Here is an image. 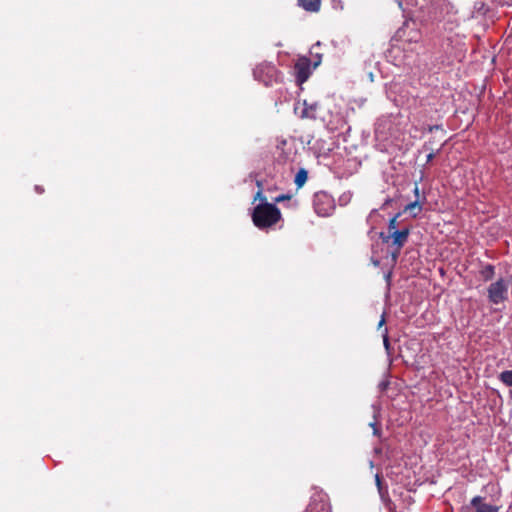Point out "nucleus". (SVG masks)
<instances>
[{
	"label": "nucleus",
	"mask_w": 512,
	"mask_h": 512,
	"mask_svg": "<svg viewBox=\"0 0 512 512\" xmlns=\"http://www.w3.org/2000/svg\"><path fill=\"white\" fill-rule=\"evenodd\" d=\"M384 323H385V316L383 314L381 316V319H380L379 323H378V328L382 327L384 325Z\"/></svg>",
	"instance_id": "nucleus-25"
},
{
	"label": "nucleus",
	"mask_w": 512,
	"mask_h": 512,
	"mask_svg": "<svg viewBox=\"0 0 512 512\" xmlns=\"http://www.w3.org/2000/svg\"><path fill=\"white\" fill-rule=\"evenodd\" d=\"M409 234L410 230L408 228L394 230L392 231V234H385L384 232L379 234V237L384 243H388L390 240H392V245L396 247V249L392 252V258L394 261H396L401 249L407 242Z\"/></svg>",
	"instance_id": "nucleus-2"
},
{
	"label": "nucleus",
	"mask_w": 512,
	"mask_h": 512,
	"mask_svg": "<svg viewBox=\"0 0 512 512\" xmlns=\"http://www.w3.org/2000/svg\"><path fill=\"white\" fill-rule=\"evenodd\" d=\"M408 0H397L398 6L402 9L403 12L407 11V8H405L403 5L404 3H407ZM415 0H411V3L414 4Z\"/></svg>",
	"instance_id": "nucleus-21"
},
{
	"label": "nucleus",
	"mask_w": 512,
	"mask_h": 512,
	"mask_svg": "<svg viewBox=\"0 0 512 512\" xmlns=\"http://www.w3.org/2000/svg\"><path fill=\"white\" fill-rule=\"evenodd\" d=\"M318 107L319 104L317 102L308 103L306 100H304L303 109L300 113L301 118L316 119Z\"/></svg>",
	"instance_id": "nucleus-8"
},
{
	"label": "nucleus",
	"mask_w": 512,
	"mask_h": 512,
	"mask_svg": "<svg viewBox=\"0 0 512 512\" xmlns=\"http://www.w3.org/2000/svg\"><path fill=\"white\" fill-rule=\"evenodd\" d=\"M405 34H406V30H405V28H404V27H402V28L398 29V31H397V36H398L399 38L404 37V36H405Z\"/></svg>",
	"instance_id": "nucleus-22"
},
{
	"label": "nucleus",
	"mask_w": 512,
	"mask_h": 512,
	"mask_svg": "<svg viewBox=\"0 0 512 512\" xmlns=\"http://www.w3.org/2000/svg\"><path fill=\"white\" fill-rule=\"evenodd\" d=\"M307 177H308V173L305 169L301 168L296 176H295V179H294V182L295 184L297 185V187H301L304 185V183L306 182L307 180Z\"/></svg>",
	"instance_id": "nucleus-11"
},
{
	"label": "nucleus",
	"mask_w": 512,
	"mask_h": 512,
	"mask_svg": "<svg viewBox=\"0 0 512 512\" xmlns=\"http://www.w3.org/2000/svg\"><path fill=\"white\" fill-rule=\"evenodd\" d=\"M372 263L374 264V266H379L380 264V261L379 260H372Z\"/></svg>",
	"instance_id": "nucleus-28"
},
{
	"label": "nucleus",
	"mask_w": 512,
	"mask_h": 512,
	"mask_svg": "<svg viewBox=\"0 0 512 512\" xmlns=\"http://www.w3.org/2000/svg\"><path fill=\"white\" fill-rule=\"evenodd\" d=\"M470 122H471V118L468 116L466 119V127L469 126Z\"/></svg>",
	"instance_id": "nucleus-30"
},
{
	"label": "nucleus",
	"mask_w": 512,
	"mask_h": 512,
	"mask_svg": "<svg viewBox=\"0 0 512 512\" xmlns=\"http://www.w3.org/2000/svg\"><path fill=\"white\" fill-rule=\"evenodd\" d=\"M313 206L315 212L322 217L331 215L335 209L334 199L326 192H318L314 195Z\"/></svg>",
	"instance_id": "nucleus-3"
},
{
	"label": "nucleus",
	"mask_w": 512,
	"mask_h": 512,
	"mask_svg": "<svg viewBox=\"0 0 512 512\" xmlns=\"http://www.w3.org/2000/svg\"><path fill=\"white\" fill-rule=\"evenodd\" d=\"M289 198H290V196L282 194V195H279L278 197H276L275 201L281 202V201H283L285 199H289Z\"/></svg>",
	"instance_id": "nucleus-23"
},
{
	"label": "nucleus",
	"mask_w": 512,
	"mask_h": 512,
	"mask_svg": "<svg viewBox=\"0 0 512 512\" xmlns=\"http://www.w3.org/2000/svg\"><path fill=\"white\" fill-rule=\"evenodd\" d=\"M421 38V35L418 31L412 32V35L407 38V41L417 43Z\"/></svg>",
	"instance_id": "nucleus-19"
},
{
	"label": "nucleus",
	"mask_w": 512,
	"mask_h": 512,
	"mask_svg": "<svg viewBox=\"0 0 512 512\" xmlns=\"http://www.w3.org/2000/svg\"><path fill=\"white\" fill-rule=\"evenodd\" d=\"M307 78H308L307 69L304 67H299L298 71H297V81L299 83H303L307 80Z\"/></svg>",
	"instance_id": "nucleus-14"
},
{
	"label": "nucleus",
	"mask_w": 512,
	"mask_h": 512,
	"mask_svg": "<svg viewBox=\"0 0 512 512\" xmlns=\"http://www.w3.org/2000/svg\"><path fill=\"white\" fill-rule=\"evenodd\" d=\"M487 271H488L489 273H492L493 268H492L491 266H488V267H487Z\"/></svg>",
	"instance_id": "nucleus-31"
},
{
	"label": "nucleus",
	"mask_w": 512,
	"mask_h": 512,
	"mask_svg": "<svg viewBox=\"0 0 512 512\" xmlns=\"http://www.w3.org/2000/svg\"><path fill=\"white\" fill-rule=\"evenodd\" d=\"M439 271L440 273L443 275L444 274V269L443 268H439Z\"/></svg>",
	"instance_id": "nucleus-33"
},
{
	"label": "nucleus",
	"mask_w": 512,
	"mask_h": 512,
	"mask_svg": "<svg viewBox=\"0 0 512 512\" xmlns=\"http://www.w3.org/2000/svg\"><path fill=\"white\" fill-rule=\"evenodd\" d=\"M35 191L39 194L43 193L44 192V189L43 187L39 186V185H36L35 186Z\"/></svg>",
	"instance_id": "nucleus-26"
},
{
	"label": "nucleus",
	"mask_w": 512,
	"mask_h": 512,
	"mask_svg": "<svg viewBox=\"0 0 512 512\" xmlns=\"http://www.w3.org/2000/svg\"><path fill=\"white\" fill-rule=\"evenodd\" d=\"M376 214H377V209H373V210L370 212V214H369V216H368V218H367V221L369 222V221L372 219V217H373L374 215H376Z\"/></svg>",
	"instance_id": "nucleus-24"
},
{
	"label": "nucleus",
	"mask_w": 512,
	"mask_h": 512,
	"mask_svg": "<svg viewBox=\"0 0 512 512\" xmlns=\"http://www.w3.org/2000/svg\"><path fill=\"white\" fill-rule=\"evenodd\" d=\"M414 192H415L416 194H418V186H417V185H415Z\"/></svg>",
	"instance_id": "nucleus-32"
},
{
	"label": "nucleus",
	"mask_w": 512,
	"mask_h": 512,
	"mask_svg": "<svg viewBox=\"0 0 512 512\" xmlns=\"http://www.w3.org/2000/svg\"><path fill=\"white\" fill-rule=\"evenodd\" d=\"M375 483L378 489V493L380 497L383 499L385 496H387L388 490L387 487L383 486V482L379 474L375 475Z\"/></svg>",
	"instance_id": "nucleus-12"
},
{
	"label": "nucleus",
	"mask_w": 512,
	"mask_h": 512,
	"mask_svg": "<svg viewBox=\"0 0 512 512\" xmlns=\"http://www.w3.org/2000/svg\"><path fill=\"white\" fill-rule=\"evenodd\" d=\"M501 5L509 4V0H499Z\"/></svg>",
	"instance_id": "nucleus-27"
},
{
	"label": "nucleus",
	"mask_w": 512,
	"mask_h": 512,
	"mask_svg": "<svg viewBox=\"0 0 512 512\" xmlns=\"http://www.w3.org/2000/svg\"><path fill=\"white\" fill-rule=\"evenodd\" d=\"M382 337H383L384 348H385L387 354L390 355V353H391L390 352L391 345H390V341H389V337H388V330H387V328H385L383 330Z\"/></svg>",
	"instance_id": "nucleus-15"
},
{
	"label": "nucleus",
	"mask_w": 512,
	"mask_h": 512,
	"mask_svg": "<svg viewBox=\"0 0 512 512\" xmlns=\"http://www.w3.org/2000/svg\"><path fill=\"white\" fill-rule=\"evenodd\" d=\"M253 75L257 81L270 86L277 80L278 71L271 63H262L253 70Z\"/></svg>",
	"instance_id": "nucleus-4"
},
{
	"label": "nucleus",
	"mask_w": 512,
	"mask_h": 512,
	"mask_svg": "<svg viewBox=\"0 0 512 512\" xmlns=\"http://www.w3.org/2000/svg\"><path fill=\"white\" fill-rule=\"evenodd\" d=\"M399 215L400 214L398 213L389 220V223H388L389 234H392V231H394V230H398L397 229V218L399 217Z\"/></svg>",
	"instance_id": "nucleus-16"
},
{
	"label": "nucleus",
	"mask_w": 512,
	"mask_h": 512,
	"mask_svg": "<svg viewBox=\"0 0 512 512\" xmlns=\"http://www.w3.org/2000/svg\"><path fill=\"white\" fill-rule=\"evenodd\" d=\"M509 282L499 279L492 283L488 288V297L493 304L504 302L508 296Z\"/></svg>",
	"instance_id": "nucleus-5"
},
{
	"label": "nucleus",
	"mask_w": 512,
	"mask_h": 512,
	"mask_svg": "<svg viewBox=\"0 0 512 512\" xmlns=\"http://www.w3.org/2000/svg\"><path fill=\"white\" fill-rule=\"evenodd\" d=\"M389 385L390 381L388 379H384L378 384V389L381 393H383L388 389Z\"/></svg>",
	"instance_id": "nucleus-18"
},
{
	"label": "nucleus",
	"mask_w": 512,
	"mask_h": 512,
	"mask_svg": "<svg viewBox=\"0 0 512 512\" xmlns=\"http://www.w3.org/2000/svg\"><path fill=\"white\" fill-rule=\"evenodd\" d=\"M254 200H259V201H260V203L267 202L266 197H265V196L263 195V193H262V190H259V191L256 193V195H255V197H254Z\"/></svg>",
	"instance_id": "nucleus-20"
},
{
	"label": "nucleus",
	"mask_w": 512,
	"mask_h": 512,
	"mask_svg": "<svg viewBox=\"0 0 512 512\" xmlns=\"http://www.w3.org/2000/svg\"><path fill=\"white\" fill-rule=\"evenodd\" d=\"M405 211H408L412 216L416 217L422 211V206L419 201H414L406 205Z\"/></svg>",
	"instance_id": "nucleus-10"
},
{
	"label": "nucleus",
	"mask_w": 512,
	"mask_h": 512,
	"mask_svg": "<svg viewBox=\"0 0 512 512\" xmlns=\"http://www.w3.org/2000/svg\"><path fill=\"white\" fill-rule=\"evenodd\" d=\"M500 379L507 386H512V370L504 371L500 374Z\"/></svg>",
	"instance_id": "nucleus-13"
},
{
	"label": "nucleus",
	"mask_w": 512,
	"mask_h": 512,
	"mask_svg": "<svg viewBox=\"0 0 512 512\" xmlns=\"http://www.w3.org/2000/svg\"><path fill=\"white\" fill-rule=\"evenodd\" d=\"M320 3V0H298L299 6L310 12H317L320 9Z\"/></svg>",
	"instance_id": "nucleus-9"
},
{
	"label": "nucleus",
	"mask_w": 512,
	"mask_h": 512,
	"mask_svg": "<svg viewBox=\"0 0 512 512\" xmlns=\"http://www.w3.org/2000/svg\"><path fill=\"white\" fill-rule=\"evenodd\" d=\"M499 507L482 502L480 496H476L471 500V511L469 512H497Z\"/></svg>",
	"instance_id": "nucleus-7"
},
{
	"label": "nucleus",
	"mask_w": 512,
	"mask_h": 512,
	"mask_svg": "<svg viewBox=\"0 0 512 512\" xmlns=\"http://www.w3.org/2000/svg\"><path fill=\"white\" fill-rule=\"evenodd\" d=\"M369 426L373 429V435L374 436H380L381 435V429L377 425V419L376 414H374V421L369 424Z\"/></svg>",
	"instance_id": "nucleus-17"
},
{
	"label": "nucleus",
	"mask_w": 512,
	"mask_h": 512,
	"mask_svg": "<svg viewBox=\"0 0 512 512\" xmlns=\"http://www.w3.org/2000/svg\"><path fill=\"white\" fill-rule=\"evenodd\" d=\"M281 218L279 208L272 203L264 202L258 204L252 213L254 225L259 229H265L276 224Z\"/></svg>",
	"instance_id": "nucleus-1"
},
{
	"label": "nucleus",
	"mask_w": 512,
	"mask_h": 512,
	"mask_svg": "<svg viewBox=\"0 0 512 512\" xmlns=\"http://www.w3.org/2000/svg\"><path fill=\"white\" fill-rule=\"evenodd\" d=\"M386 280L389 282L390 281V278H391V273H387L386 276H385Z\"/></svg>",
	"instance_id": "nucleus-29"
},
{
	"label": "nucleus",
	"mask_w": 512,
	"mask_h": 512,
	"mask_svg": "<svg viewBox=\"0 0 512 512\" xmlns=\"http://www.w3.org/2000/svg\"><path fill=\"white\" fill-rule=\"evenodd\" d=\"M305 512H331L327 494L315 489Z\"/></svg>",
	"instance_id": "nucleus-6"
}]
</instances>
